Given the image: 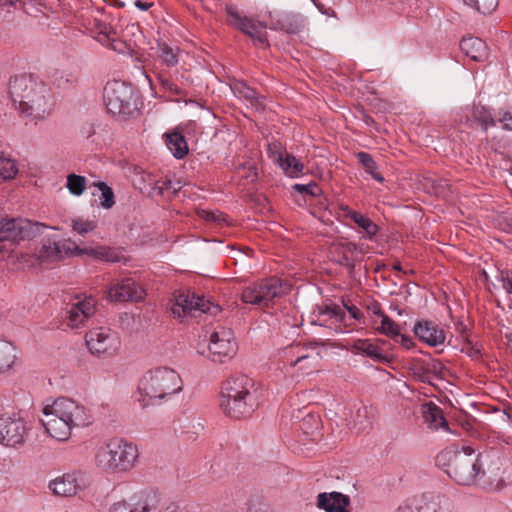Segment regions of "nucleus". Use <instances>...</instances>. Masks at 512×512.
Listing matches in <instances>:
<instances>
[{"mask_svg": "<svg viewBox=\"0 0 512 512\" xmlns=\"http://www.w3.org/2000/svg\"><path fill=\"white\" fill-rule=\"evenodd\" d=\"M229 16V23L253 39L255 44H268L267 33L265 32L266 24L260 22L256 23L253 19L241 15L237 10L233 8L227 9Z\"/></svg>", "mask_w": 512, "mask_h": 512, "instance_id": "f3484780", "label": "nucleus"}, {"mask_svg": "<svg viewBox=\"0 0 512 512\" xmlns=\"http://www.w3.org/2000/svg\"><path fill=\"white\" fill-rule=\"evenodd\" d=\"M51 80L57 88L63 90L74 87L78 81L77 77L73 73L59 70H56L51 74Z\"/></svg>", "mask_w": 512, "mask_h": 512, "instance_id": "a19ab883", "label": "nucleus"}, {"mask_svg": "<svg viewBox=\"0 0 512 512\" xmlns=\"http://www.w3.org/2000/svg\"><path fill=\"white\" fill-rule=\"evenodd\" d=\"M8 93L20 115L37 125L49 116L55 105L51 89L32 75H16L10 78Z\"/></svg>", "mask_w": 512, "mask_h": 512, "instance_id": "f257e3e1", "label": "nucleus"}, {"mask_svg": "<svg viewBox=\"0 0 512 512\" xmlns=\"http://www.w3.org/2000/svg\"><path fill=\"white\" fill-rule=\"evenodd\" d=\"M205 218L214 222H220L224 219L223 214L220 212H205Z\"/></svg>", "mask_w": 512, "mask_h": 512, "instance_id": "e2e57ef3", "label": "nucleus"}, {"mask_svg": "<svg viewBox=\"0 0 512 512\" xmlns=\"http://www.w3.org/2000/svg\"><path fill=\"white\" fill-rule=\"evenodd\" d=\"M335 252L353 257L355 252L364 253L363 247L353 242L344 241L335 245Z\"/></svg>", "mask_w": 512, "mask_h": 512, "instance_id": "09e8293b", "label": "nucleus"}, {"mask_svg": "<svg viewBox=\"0 0 512 512\" xmlns=\"http://www.w3.org/2000/svg\"><path fill=\"white\" fill-rule=\"evenodd\" d=\"M291 286L283 279L271 277L245 287L241 300L250 305L268 307L290 292Z\"/></svg>", "mask_w": 512, "mask_h": 512, "instance_id": "1a4fd4ad", "label": "nucleus"}, {"mask_svg": "<svg viewBox=\"0 0 512 512\" xmlns=\"http://www.w3.org/2000/svg\"><path fill=\"white\" fill-rule=\"evenodd\" d=\"M72 228L80 235H85L96 228V224L90 220L75 219Z\"/></svg>", "mask_w": 512, "mask_h": 512, "instance_id": "8fccbe9b", "label": "nucleus"}, {"mask_svg": "<svg viewBox=\"0 0 512 512\" xmlns=\"http://www.w3.org/2000/svg\"><path fill=\"white\" fill-rule=\"evenodd\" d=\"M345 317V311L339 305L331 303L316 307L311 324L327 327L328 319H332L335 322H344Z\"/></svg>", "mask_w": 512, "mask_h": 512, "instance_id": "393cba45", "label": "nucleus"}, {"mask_svg": "<svg viewBox=\"0 0 512 512\" xmlns=\"http://www.w3.org/2000/svg\"><path fill=\"white\" fill-rule=\"evenodd\" d=\"M345 308L348 310L351 317L356 320H359L363 315L362 312L354 305H351V306L345 305Z\"/></svg>", "mask_w": 512, "mask_h": 512, "instance_id": "680f3d73", "label": "nucleus"}, {"mask_svg": "<svg viewBox=\"0 0 512 512\" xmlns=\"http://www.w3.org/2000/svg\"><path fill=\"white\" fill-rule=\"evenodd\" d=\"M103 99L108 112L123 120L139 114V94L130 83L120 80L107 82Z\"/></svg>", "mask_w": 512, "mask_h": 512, "instance_id": "0eeeda50", "label": "nucleus"}, {"mask_svg": "<svg viewBox=\"0 0 512 512\" xmlns=\"http://www.w3.org/2000/svg\"><path fill=\"white\" fill-rule=\"evenodd\" d=\"M414 334L419 340L430 346H438L444 343L445 333L432 321H418L413 328Z\"/></svg>", "mask_w": 512, "mask_h": 512, "instance_id": "5701e85b", "label": "nucleus"}, {"mask_svg": "<svg viewBox=\"0 0 512 512\" xmlns=\"http://www.w3.org/2000/svg\"><path fill=\"white\" fill-rule=\"evenodd\" d=\"M461 51L472 60L482 62L488 57L486 43L477 37H464L460 42Z\"/></svg>", "mask_w": 512, "mask_h": 512, "instance_id": "bb28decb", "label": "nucleus"}, {"mask_svg": "<svg viewBox=\"0 0 512 512\" xmlns=\"http://www.w3.org/2000/svg\"><path fill=\"white\" fill-rule=\"evenodd\" d=\"M162 185L164 186L165 190H173L174 193L181 189V186L179 185L178 187H174V182L172 180L162 181Z\"/></svg>", "mask_w": 512, "mask_h": 512, "instance_id": "69168bd1", "label": "nucleus"}, {"mask_svg": "<svg viewBox=\"0 0 512 512\" xmlns=\"http://www.w3.org/2000/svg\"><path fill=\"white\" fill-rule=\"evenodd\" d=\"M498 225L501 230L512 233V213H507L499 218Z\"/></svg>", "mask_w": 512, "mask_h": 512, "instance_id": "6e6d98bb", "label": "nucleus"}, {"mask_svg": "<svg viewBox=\"0 0 512 512\" xmlns=\"http://www.w3.org/2000/svg\"><path fill=\"white\" fill-rule=\"evenodd\" d=\"M336 261L338 264L345 266L350 271H353L355 268L354 259L351 256H347L345 254H339V258Z\"/></svg>", "mask_w": 512, "mask_h": 512, "instance_id": "13d9d810", "label": "nucleus"}, {"mask_svg": "<svg viewBox=\"0 0 512 512\" xmlns=\"http://www.w3.org/2000/svg\"><path fill=\"white\" fill-rule=\"evenodd\" d=\"M412 371L415 376L423 383H432L433 378H444L446 368L438 359L429 358L426 360H417Z\"/></svg>", "mask_w": 512, "mask_h": 512, "instance_id": "4be33fe9", "label": "nucleus"}, {"mask_svg": "<svg viewBox=\"0 0 512 512\" xmlns=\"http://www.w3.org/2000/svg\"><path fill=\"white\" fill-rule=\"evenodd\" d=\"M232 92L245 100H247L256 109L265 107V97L260 95L254 88L247 85L243 80H234L231 84Z\"/></svg>", "mask_w": 512, "mask_h": 512, "instance_id": "cd10ccee", "label": "nucleus"}, {"mask_svg": "<svg viewBox=\"0 0 512 512\" xmlns=\"http://www.w3.org/2000/svg\"><path fill=\"white\" fill-rule=\"evenodd\" d=\"M397 342H400L401 345L407 349H410L414 345V342L411 337L403 335L401 333H400V336H398Z\"/></svg>", "mask_w": 512, "mask_h": 512, "instance_id": "052dcab7", "label": "nucleus"}, {"mask_svg": "<svg viewBox=\"0 0 512 512\" xmlns=\"http://www.w3.org/2000/svg\"><path fill=\"white\" fill-rule=\"evenodd\" d=\"M356 157L359 163L365 169V172L370 174L374 180L380 183L384 181V177L377 171V163L369 153L361 151L356 154Z\"/></svg>", "mask_w": 512, "mask_h": 512, "instance_id": "58836bf2", "label": "nucleus"}, {"mask_svg": "<svg viewBox=\"0 0 512 512\" xmlns=\"http://www.w3.org/2000/svg\"><path fill=\"white\" fill-rule=\"evenodd\" d=\"M134 4L141 11H147L153 5V3L143 2L141 0H135Z\"/></svg>", "mask_w": 512, "mask_h": 512, "instance_id": "338daca9", "label": "nucleus"}, {"mask_svg": "<svg viewBox=\"0 0 512 512\" xmlns=\"http://www.w3.org/2000/svg\"><path fill=\"white\" fill-rule=\"evenodd\" d=\"M381 323L377 328L381 333L389 336L390 338L398 341V336H400L398 325L386 314L379 310Z\"/></svg>", "mask_w": 512, "mask_h": 512, "instance_id": "79ce46f5", "label": "nucleus"}, {"mask_svg": "<svg viewBox=\"0 0 512 512\" xmlns=\"http://www.w3.org/2000/svg\"><path fill=\"white\" fill-rule=\"evenodd\" d=\"M342 216L350 218L355 224L362 228L367 237L372 239L378 232V226L363 214L350 209L348 206H341Z\"/></svg>", "mask_w": 512, "mask_h": 512, "instance_id": "2f4dec72", "label": "nucleus"}, {"mask_svg": "<svg viewBox=\"0 0 512 512\" xmlns=\"http://www.w3.org/2000/svg\"><path fill=\"white\" fill-rule=\"evenodd\" d=\"M473 116L475 120L483 128L493 127L497 122L503 124L502 128H512V108L508 110H500L497 115L482 105H476L473 109Z\"/></svg>", "mask_w": 512, "mask_h": 512, "instance_id": "aec40b11", "label": "nucleus"}, {"mask_svg": "<svg viewBox=\"0 0 512 512\" xmlns=\"http://www.w3.org/2000/svg\"><path fill=\"white\" fill-rule=\"evenodd\" d=\"M138 457L136 445L116 438L98 448L95 463L105 471L128 472L135 467Z\"/></svg>", "mask_w": 512, "mask_h": 512, "instance_id": "423d86ee", "label": "nucleus"}, {"mask_svg": "<svg viewBox=\"0 0 512 512\" xmlns=\"http://www.w3.org/2000/svg\"><path fill=\"white\" fill-rule=\"evenodd\" d=\"M456 331L464 338L465 341L468 339L467 327L462 322H458L456 324Z\"/></svg>", "mask_w": 512, "mask_h": 512, "instance_id": "0e129e2a", "label": "nucleus"}, {"mask_svg": "<svg viewBox=\"0 0 512 512\" xmlns=\"http://www.w3.org/2000/svg\"><path fill=\"white\" fill-rule=\"evenodd\" d=\"M85 341L89 351L97 356L112 355L119 345L116 334L105 328L90 330L85 336Z\"/></svg>", "mask_w": 512, "mask_h": 512, "instance_id": "2eb2a0df", "label": "nucleus"}, {"mask_svg": "<svg viewBox=\"0 0 512 512\" xmlns=\"http://www.w3.org/2000/svg\"><path fill=\"white\" fill-rule=\"evenodd\" d=\"M99 29L100 31L97 36L98 42H100L104 46L110 47L115 51L121 52L124 43L121 41H117L115 38L112 37V34H114L113 29L107 26L106 24H100Z\"/></svg>", "mask_w": 512, "mask_h": 512, "instance_id": "4c0bfd02", "label": "nucleus"}, {"mask_svg": "<svg viewBox=\"0 0 512 512\" xmlns=\"http://www.w3.org/2000/svg\"><path fill=\"white\" fill-rule=\"evenodd\" d=\"M299 427L303 435H305L309 441L316 442L322 436L321 419L317 414L311 412L306 413L302 417L299 423Z\"/></svg>", "mask_w": 512, "mask_h": 512, "instance_id": "7c9ffc66", "label": "nucleus"}, {"mask_svg": "<svg viewBox=\"0 0 512 512\" xmlns=\"http://www.w3.org/2000/svg\"><path fill=\"white\" fill-rule=\"evenodd\" d=\"M220 408L234 419L252 414L258 406V389L255 381L246 375H236L223 382Z\"/></svg>", "mask_w": 512, "mask_h": 512, "instance_id": "20e7f679", "label": "nucleus"}, {"mask_svg": "<svg viewBox=\"0 0 512 512\" xmlns=\"http://www.w3.org/2000/svg\"><path fill=\"white\" fill-rule=\"evenodd\" d=\"M294 190L299 193H305L311 196H318L321 194L322 190L321 188L315 183L311 182L307 185L304 184H295L293 186Z\"/></svg>", "mask_w": 512, "mask_h": 512, "instance_id": "3c124183", "label": "nucleus"}, {"mask_svg": "<svg viewBox=\"0 0 512 512\" xmlns=\"http://www.w3.org/2000/svg\"><path fill=\"white\" fill-rule=\"evenodd\" d=\"M150 509L147 502L142 499V495H134L129 500L114 502L109 512H148Z\"/></svg>", "mask_w": 512, "mask_h": 512, "instance_id": "473e14b6", "label": "nucleus"}, {"mask_svg": "<svg viewBox=\"0 0 512 512\" xmlns=\"http://www.w3.org/2000/svg\"><path fill=\"white\" fill-rule=\"evenodd\" d=\"M170 310L175 317L181 318L193 312L216 315L220 311V306L190 291H181L175 296V302Z\"/></svg>", "mask_w": 512, "mask_h": 512, "instance_id": "9d476101", "label": "nucleus"}, {"mask_svg": "<svg viewBox=\"0 0 512 512\" xmlns=\"http://www.w3.org/2000/svg\"><path fill=\"white\" fill-rule=\"evenodd\" d=\"M182 380L174 369L163 366L147 371L138 384L142 406L149 405V400H162L182 390Z\"/></svg>", "mask_w": 512, "mask_h": 512, "instance_id": "39448f33", "label": "nucleus"}, {"mask_svg": "<svg viewBox=\"0 0 512 512\" xmlns=\"http://www.w3.org/2000/svg\"><path fill=\"white\" fill-rule=\"evenodd\" d=\"M317 9L324 15L334 16L335 12L331 7H325L324 4L318 2L317 0H312Z\"/></svg>", "mask_w": 512, "mask_h": 512, "instance_id": "bf43d9fd", "label": "nucleus"}, {"mask_svg": "<svg viewBox=\"0 0 512 512\" xmlns=\"http://www.w3.org/2000/svg\"><path fill=\"white\" fill-rule=\"evenodd\" d=\"M436 464L460 485L474 484L485 474L482 455L469 446L445 448L436 456Z\"/></svg>", "mask_w": 512, "mask_h": 512, "instance_id": "7ed1b4c3", "label": "nucleus"}, {"mask_svg": "<svg viewBox=\"0 0 512 512\" xmlns=\"http://www.w3.org/2000/svg\"><path fill=\"white\" fill-rule=\"evenodd\" d=\"M179 507L175 503H169L160 512H178Z\"/></svg>", "mask_w": 512, "mask_h": 512, "instance_id": "774afa93", "label": "nucleus"}, {"mask_svg": "<svg viewBox=\"0 0 512 512\" xmlns=\"http://www.w3.org/2000/svg\"><path fill=\"white\" fill-rule=\"evenodd\" d=\"M16 360V348L6 340H0V373L9 370Z\"/></svg>", "mask_w": 512, "mask_h": 512, "instance_id": "c9c22d12", "label": "nucleus"}, {"mask_svg": "<svg viewBox=\"0 0 512 512\" xmlns=\"http://www.w3.org/2000/svg\"><path fill=\"white\" fill-rule=\"evenodd\" d=\"M268 154L269 157L277 164H279L285 157V154L281 152V145L277 142L268 143Z\"/></svg>", "mask_w": 512, "mask_h": 512, "instance_id": "864d4df0", "label": "nucleus"}, {"mask_svg": "<svg viewBox=\"0 0 512 512\" xmlns=\"http://www.w3.org/2000/svg\"><path fill=\"white\" fill-rule=\"evenodd\" d=\"M66 186L71 194L80 196L86 188V178L76 174H69Z\"/></svg>", "mask_w": 512, "mask_h": 512, "instance_id": "a18cd8bd", "label": "nucleus"}, {"mask_svg": "<svg viewBox=\"0 0 512 512\" xmlns=\"http://www.w3.org/2000/svg\"><path fill=\"white\" fill-rule=\"evenodd\" d=\"M96 300L92 297L76 298V301L65 308L64 319L72 329L84 326L86 321L95 313Z\"/></svg>", "mask_w": 512, "mask_h": 512, "instance_id": "a211bd4d", "label": "nucleus"}, {"mask_svg": "<svg viewBox=\"0 0 512 512\" xmlns=\"http://www.w3.org/2000/svg\"><path fill=\"white\" fill-rule=\"evenodd\" d=\"M372 426L371 408L360 405L353 415V427L359 432H364Z\"/></svg>", "mask_w": 512, "mask_h": 512, "instance_id": "e433bc0d", "label": "nucleus"}, {"mask_svg": "<svg viewBox=\"0 0 512 512\" xmlns=\"http://www.w3.org/2000/svg\"><path fill=\"white\" fill-rule=\"evenodd\" d=\"M165 144L172 155L177 159H183L189 152L188 143L181 130H172L163 134Z\"/></svg>", "mask_w": 512, "mask_h": 512, "instance_id": "c85d7f7f", "label": "nucleus"}, {"mask_svg": "<svg viewBox=\"0 0 512 512\" xmlns=\"http://www.w3.org/2000/svg\"><path fill=\"white\" fill-rule=\"evenodd\" d=\"M101 191L100 205L105 209H110L115 204L114 192L105 182H98L95 184Z\"/></svg>", "mask_w": 512, "mask_h": 512, "instance_id": "49530a36", "label": "nucleus"}, {"mask_svg": "<svg viewBox=\"0 0 512 512\" xmlns=\"http://www.w3.org/2000/svg\"><path fill=\"white\" fill-rule=\"evenodd\" d=\"M158 80L165 91H168L173 95L181 94L180 88L176 84H174L173 81L168 77H165L163 74H159Z\"/></svg>", "mask_w": 512, "mask_h": 512, "instance_id": "603ef678", "label": "nucleus"}, {"mask_svg": "<svg viewBox=\"0 0 512 512\" xmlns=\"http://www.w3.org/2000/svg\"><path fill=\"white\" fill-rule=\"evenodd\" d=\"M350 499L340 492H323L317 496V507L326 512H350Z\"/></svg>", "mask_w": 512, "mask_h": 512, "instance_id": "b1692460", "label": "nucleus"}, {"mask_svg": "<svg viewBox=\"0 0 512 512\" xmlns=\"http://www.w3.org/2000/svg\"><path fill=\"white\" fill-rule=\"evenodd\" d=\"M108 296L110 300L116 302H137L144 298V290L133 279L127 278L113 286L109 290Z\"/></svg>", "mask_w": 512, "mask_h": 512, "instance_id": "412c9836", "label": "nucleus"}, {"mask_svg": "<svg viewBox=\"0 0 512 512\" xmlns=\"http://www.w3.org/2000/svg\"><path fill=\"white\" fill-rule=\"evenodd\" d=\"M318 346L317 342H310L307 346L301 344L293 345L289 353L296 357L295 360L291 361V366H296L297 364L303 363L310 358V355L306 353L308 347L315 349Z\"/></svg>", "mask_w": 512, "mask_h": 512, "instance_id": "37998d69", "label": "nucleus"}, {"mask_svg": "<svg viewBox=\"0 0 512 512\" xmlns=\"http://www.w3.org/2000/svg\"><path fill=\"white\" fill-rule=\"evenodd\" d=\"M29 428L26 421L13 415L0 416V444L17 448L24 444Z\"/></svg>", "mask_w": 512, "mask_h": 512, "instance_id": "f8f14e48", "label": "nucleus"}, {"mask_svg": "<svg viewBox=\"0 0 512 512\" xmlns=\"http://www.w3.org/2000/svg\"><path fill=\"white\" fill-rule=\"evenodd\" d=\"M18 173V167L14 160L0 155V180L13 179Z\"/></svg>", "mask_w": 512, "mask_h": 512, "instance_id": "c03bdc74", "label": "nucleus"}, {"mask_svg": "<svg viewBox=\"0 0 512 512\" xmlns=\"http://www.w3.org/2000/svg\"><path fill=\"white\" fill-rule=\"evenodd\" d=\"M49 229L53 228L28 219L0 220V255L4 251H11L15 243L35 238Z\"/></svg>", "mask_w": 512, "mask_h": 512, "instance_id": "6e6552de", "label": "nucleus"}, {"mask_svg": "<svg viewBox=\"0 0 512 512\" xmlns=\"http://www.w3.org/2000/svg\"><path fill=\"white\" fill-rule=\"evenodd\" d=\"M464 2L482 14H490L498 5V0H464Z\"/></svg>", "mask_w": 512, "mask_h": 512, "instance_id": "de8ad7c7", "label": "nucleus"}, {"mask_svg": "<svg viewBox=\"0 0 512 512\" xmlns=\"http://www.w3.org/2000/svg\"><path fill=\"white\" fill-rule=\"evenodd\" d=\"M462 352H465L471 358H479L481 353L480 350L473 346L469 339H466L465 346L461 349Z\"/></svg>", "mask_w": 512, "mask_h": 512, "instance_id": "4d7b16f0", "label": "nucleus"}, {"mask_svg": "<svg viewBox=\"0 0 512 512\" xmlns=\"http://www.w3.org/2000/svg\"><path fill=\"white\" fill-rule=\"evenodd\" d=\"M86 488L85 479L80 472H69L51 480L48 489L58 497H74Z\"/></svg>", "mask_w": 512, "mask_h": 512, "instance_id": "dca6fc26", "label": "nucleus"}, {"mask_svg": "<svg viewBox=\"0 0 512 512\" xmlns=\"http://www.w3.org/2000/svg\"><path fill=\"white\" fill-rule=\"evenodd\" d=\"M75 255H88L94 259L108 263H119L126 261L124 255L117 249L109 247L80 248L75 246Z\"/></svg>", "mask_w": 512, "mask_h": 512, "instance_id": "a878e982", "label": "nucleus"}, {"mask_svg": "<svg viewBox=\"0 0 512 512\" xmlns=\"http://www.w3.org/2000/svg\"><path fill=\"white\" fill-rule=\"evenodd\" d=\"M289 177H298L304 165L292 154L285 153V157L278 164Z\"/></svg>", "mask_w": 512, "mask_h": 512, "instance_id": "ea45409f", "label": "nucleus"}, {"mask_svg": "<svg viewBox=\"0 0 512 512\" xmlns=\"http://www.w3.org/2000/svg\"><path fill=\"white\" fill-rule=\"evenodd\" d=\"M498 279L501 281L504 290L508 294H512V271L507 269L501 270Z\"/></svg>", "mask_w": 512, "mask_h": 512, "instance_id": "5fc2aeb1", "label": "nucleus"}, {"mask_svg": "<svg viewBox=\"0 0 512 512\" xmlns=\"http://www.w3.org/2000/svg\"><path fill=\"white\" fill-rule=\"evenodd\" d=\"M75 243L70 241H57L48 237L42 240L37 252V258L41 264H52L63 260L65 257L75 255Z\"/></svg>", "mask_w": 512, "mask_h": 512, "instance_id": "4468645a", "label": "nucleus"}, {"mask_svg": "<svg viewBox=\"0 0 512 512\" xmlns=\"http://www.w3.org/2000/svg\"><path fill=\"white\" fill-rule=\"evenodd\" d=\"M269 28L275 31H282L287 34H299L306 26V18L294 12L269 13Z\"/></svg>", "mask_w": 512, "mask_h": 512, "instance_id": "6ab92c4d", "label": "nucleus"}, {"mask_svg": "<svg viewBox=\"0 0 512 512\" xmlns=\"http://www.w3.org/2000/svg\"><path fill=\"white\" fill-rule=\"evenodd\" d=\"M41 419L46 432L58 441H66L74 427L90 424V416L86 408L70 398L60 397L52 405L43 409Z\"/></svg>", "mask_w": 512, "mask_h": 512, "instance_id": "f03ea898", "label": "nucleus"}, {"mask_svg": "<svg viewBox=\"0 0 512 512\" xmlns=\"http://www.w3.org/2000/svg\"><path fill=\"white\" fill-rule=\"evenodd\" d=\"M353 349L357 352L366 355L367 357H370L371 359L377 362L384 363L389 361V357L383 354L380 351L379 347L373 344L370 340H356L353 344Z\"/></svg>", "mask_w": 512, "mask_h": 512, "instance_id": "72a5a7b5", "label": "nucleus"}, {"mask_svg": "<svg viewBox=\"0 0 512 512\" xmlns=\"http://www.w3.org/2000/svg\"><path fill=\"white\" fill-rule=\"evenodd\" d=\"M208 357L216 363H225L231 360L237 353V343L230 329L221 328L210 336L208 345Z\"/></svg>", "mask_w": 512, "mask_h": 512, "instance_id": "9b49d317", "label": "nucleus"}, {"mask_svg": "<svg viewBox=\"0 0 512 512\" xmlns=\"http://www.w3.org/2000/svg\"><path fill=\"white\" fill-rule=\"evenodd\" d=\"M448 500L439 494H423L406 499L397 512H448Z\"/></svg>", "mask_w": 512, "mask_h": 512, "instance_id": "ddd939ff", "label": "nucleus"}, {"mask_svg": "<svg viewBox=\"0 0 512 512\" xmlns=\"http://www.w3.org/2000/svg\"><path fill=\"white\" fill-rule=\"evenodd\" d=\"M179 47L170 46L164 41L157 42V56L167 67H174L179 62Z\"/></svg>", "mask_w": 512, "mask_h": 512, "instance_id": "f704fd0d", "label": "nucleus"}, {"mask_svg": "<svg viewBox=\"0 0 512 512\" xmlns=\"http://www.w3.org/2000/svg\"><path fill=\"white\" fill-rule=\"evenodd\" d=\"M421 412L425 423L429 428L438 430L443 428L448 429V423L443 415L442 410L433 402H428L422 405Z\"/></svg>", "mask_w": 512, "mask_h": 512, "instance_id": "c756f323", "label": "nucleus"}]
</instances>
